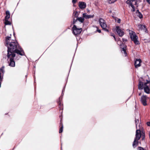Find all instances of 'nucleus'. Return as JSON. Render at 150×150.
Returning a JSON list of instances; mask_svg holds the SVG:
<instances>
[{"instance_id":"nucleus-1","label":"nucleus","mask_w":150,"mask_h":150,"mask_svg":"<svg viewBox=\"0 0 150 150\" xmlns=\"http://www.w3.org/2000/svg\"><path fill=\"white\" fill-rule=\"evenodd\" d=\"M6 45L8 48L7 57H15L16 53L21 56L25 55L23 49L20 47L17 41L11 40V37H7L5 39Z\"/></svg>"},{"instance_id":"nucleus-2","label":"nucleus","mask_w":150,"mask_h":150,"mask_svg":"<svg viewBox=\"0 0 150 150\" xmlns=\"http://www.w3.org/2000/svg\"><path fill=\"white\" fill-rule=\"evenodd\" d=\"M146 82L139 81L138 88L139 90H142L143 88L144 92L147 94L150 93V89L148 84L150 83V81L146 80Z\"/></svg>"},{"instance_id":"nucleus-3","label":"nucleus","mask_w":150,"mask_h":150,"mask_svg":"<svg viewBox=\"0 0 150 150\" xmlns=\"http://www.w3.org/2000/svg\"><path fill=\"white\" fill-rule=\"evenodd\" d=\"M127 31L129 32L130 38L134 42V43L137 45L139 44V43L138 40V37L136 35L135 33L129 29H127Z\"/></svg>"},{"instance_id":"nucleus-4","label":"nucleus","mask_w":150,"mask_h":150,"mask_svg":"<svg viewBox=\"0 0 150 150\" xmlns=\"http://www.w3.org/2000/svg\"><path fill=\"white\" fill-rule=\"evenodd\" d=\"M141 134L140 130H137L136 132L135 137L132 146L134 148L136 147L138 144V141L139 140L141 137Z\"/></svg>"},{"instance_id":"nucleus-5","label":"nucleus","mask_w":150,"mask_h":150,"mask_svg":"<svg viewBox=\"0 0 150 150\" xmlns=\"http://www.w3.org/2000/svg\"><path fill=\"white\" fill-rule=\"evenodd\" d=\"M99 22L100 25L103 29L107 32H109L106 23L104 20L102 18H100L99 20Z\"/></svg>"},{"instance_id":"nucleus-6","label":"nucleus","mask_w":150,"mask_h":150,"mask_svg":"<svg viewBox=\"0 0 150 150\" xmlns=\"http://www.w3.org/2000/svg\"><path fill=\"white\" fill-rule=\"evenodd\" d=\"M73 33L75 35L80 34L82 31L81 28H78L76 25H74L72 28Z\"/></svg>"},{"instance_id":"nucleus-7","label":"nucleus","mask_w":150,"mask_h":150,"mask_svg":"<svg viewBox=\"0 0 150 150\" xmlns=\"http://www.w3.org/2000/svg\"><path fill=\"white\" fill-rule=\"evenodd\" d=\"M148 98V97L144 95H143L141 97V101L144 106L147 105L146 100Z\"/></svg>"},{"instance_id":"nucleus-8","label":"nucleus","mask_w":150,"mask_h":150,"mask_svg":"<svg viewBox=\"0 0 150 150\" xmlns=\"http://www.w3.org/2000/svg\"><path fill=\"white\" fill-rule=\"evenodd\" d=\"M4 67L3 66L0 69V88L1 87V84L3 79V75L4 72Z\"/></svg>"},{"instance_id":"nucleus-9","label":"nucleus","mask_w":150,"mask_h":150,"mask_svg":"<svg viewBox=\"0 0 150 150\" xmlns=\"http://www.w3.org/2000/svg\"><path fill=\"white\" fill-rule=\"evenodd\" d=\"M8 58L10 59V62L9 63V65L12 67L15 66V62L14 60V58L15 57L10 56V57H7Z\"/></svg>"},{"instance_id":"nucleus-10","label":"nucleus","mask_w":150,"mask_h":150,"mask_svg":"<svg viewBox=\"0 0 150 150\" xmlns=\"http://www.w3.org/2000/svg\"><path fill=\"white\" fill-rule=\"evenodd\" d=\"M116 30L119 36L122 37L124 35V32L119 26H116Z\"/></svg>"},{"instance_id":"nucleus-11","label":"nucleus","mask_w":150,"mask_h":150,"mask_svg":"<svg viewBox=\"0 0 150 150\" xmlns=\"http://www.w3.org/2000/svg\"><path fill=\"white\" fill-rule=\"evenodd\" d=\"M142 60L140 59H137L135 61L134 65L136 68H137L141 66Z\"/></svg>"},{"instance_id":"nucleus-12","label":"nucleus","mask_w":150,"mask_h":150,"mask_svg":"<svg viewBox=\"0 0 150 150\" xmlns=\"http://www.w3.org/2000/svg\"><path fill=\"white\" fill-rule=\"evenodd\" d=\"M134 2H135V5H137V1H136L135 0H128L126 3L127 4H129L130 6H131L132 8H134V7L133 5V3Z\"/></svg>"},{"instance_id":"nucleus-13","label":"nucleus","mask_w":150,"mask_h":150,"mask_svg":"<svg viewBox=\"0 0 150 150\" xmlns=\"http://www.w3.org/2000/svg\"><path fill=\"white\" fill-rule=\"evenodd\" d=\"M77 21H78L81 23H83L84 21V19L83 16L82 17H77L76 20H75L74 18L73 24H74Z\"/></svg>"},{"instance_id":"nucleus-14","label":"nucleus","mask_w":150,"mask_h":150,"mask_svg":"<svg viewBox=\"0 0 150 150\" xmlns=\"http://www.w3.org/2000/svg\"><path fill=\"white\" fill-rule=\"evenodd\" d=\"M79 6L81 9H84L86 7V4L84 2L79 1Z\"/></svg>"},{"instance_id":"nucleus-15","label":"nucleus","mask_w":150,"mask_h":150,"mask_svg":"<svg viewBox=\"0 0 150 150\" xmlns=\"http://www.w3.org/2000/svg\"><path fill=\"white\" fill-rule=\"evenodd\" d=\"M126 46L123 43H122L120 45V47L122 49V51L123 52V53H124L125 56L127 55V54L126 50Z\"/></svg>"},{"instance_id":"nucleus-16","label":"nucleus","mask_w":150,"mask_h":150,"mask_svg":"<svg viewBox=\"0 0 150 150\" xmlns=\"http://www.w3.org/2000/svg\"><path fill=\"white\" fill-rule=\"evenodd\" d=\"M82 16L84 18L86 19H88L91 18H93L94 16V15H87L86 13H83L82 15Z\"/></svg>"},{"instance_id":"nucleus-17","label":"nucleus","mask_w":150,"mask_h":150,"mask_svg":"<svg viewBox=\"0 0 150 150\" xmlns=\"http://www.w3.org/2000/svg\"><path fill=\"white\" fill-rule=\"evenodd\" d=\"M6 15L5 17V20H8L10 17V12L8 11H6Z\"/></svg>"},{"instance_id":"nucleus-18","label":"nucleus","mask_w":150,"mask_h":150,"mask_svg":"<svg viewBox=\"0 0 150 150\" xmlns=\"http://www.w3.org/2000/svg\"><path fill=\"white\" fill-rule=\"evenodd\" d=\"M136 14L140 18H143V15L142 14L139 12V10H137L136 12Z\"/></svg>"},{"instance_id":"nucleus-19","label":"nucleus","mask_w":150,"mask_h":150,"mask_svg":"<svg viewBox=\"0 0 150 150\" xmlns=\"http://www.w3.org/2000/svg\"><path fill=\"white\" fill-rule=\"evenodd\" d=\"M138 27L139 30H144V29H145L146 30V29L145 28V26L144 25H143L141 24L138 25Z\"/></svg>"},{"instance_id":"nucleus-20","label":"nucleus","mask_w":150,"mask_h":150,"mask_svg":"<svg viewBox=\"0 0 150 150\" xmlns=\"http://www.w3.org/2000/svg\"><path fill=\"white\" fill-rule=\"evenodd\" d=\"M60 125L61 126V127L60 129V130L59 131V133H61L63 131V127L62 123V122H60Z\"/></svg>"},{"instance_id":"nucleus-21","label":"nucleus","mask_w":150,"mask_h":150,"mask_svg":"<svg viewBox=\"0 0 150 150\" xmlns=\"http://www.w3.org/2000/svg\"><path fill=\"white\" fill-rule=\"evenodd\" d=\"M58 104L60 110L63 109V105L61 104V102L60 101H59Z\"/></svg>"},{"instance_id":"nucleus-22","label":"nucleus","mask_w":150,"mask_h":150,"mask_svg":"<svg viewBox=\"0 0 150 150\" xmlns=\"http://www.w3.org/2000/svg\"><path fill=\"white\" fill-rule=\"evenodd\" d=\"M73 16L74 17H78V13L77 11L74 12L73 14Z\"/></svg>"},{"instance_id":"nucleus-23","label":"nucleus","mask_w":150,"mask_h":150,"mask_svg":"<svg viewBox=\"0 0 150 150\" xmlns=\"http://www.w3.org/2000/svg\"><path fill=\"white\" fill-rule=\"evenodd\" d=\"M4 24L5 25H10L11 24V23L8 20H5Z\"/></svg>"},{"instance_id":"nucleus-24","label":"nucleus","mask_w":150,"mask_h":150,"mask_svg":"<svg viewBox=\"0 0 150 150\" xmlns=\"http://www.w3.org/2000/svg\"><path fill=\"white\" fill-rule=\"evenodd\" d=\"M109 4H111L115 2L117 0H108Z\"/></svg>"},{"instance_id":"nucleus-25","label":"nucleus","mask_w":150,"mask_h":150,"mask_svg":"<svg viewBox=\"0 0 150 150\" xmlns=\"http://www.w3.org/2000/svg\"><path fill=\"white\" fill-rule=\"evenodd\" d=\"M139 122V120L138 119H135V123H136V128H137V125L138 124Z\"/></svg>"},{"instance_id":"nucleus-26","label":"nucleus","mask_w":150,"mask_h":150,"mask_svg":"<svg viewBox=\"0 0 150 150\" xmlns=\"http://www.w3.org/2000/svg\"><path fill=\"white\" fill-rule=\"evenodd\" d=\"M96 28L97 29V30H96L99 33H101V31L100 30L98 29V27L96 26Z\"/></svg>"},{"instance_id":"nucleus-27","label":"nucleus","mask_w":150,"mask_h":150,"mask_svg":"<svg viewBox=\"0 0 150 150\" xmlns=\"http://www.w3.org/2000/svg\"><path fill=\"white\" fill-rule=\"evenodd\" d=\"M77 0H72V2L73 4H75L77 2Z\"/></svg>"},{"instance_id":"nucleus-28","label":"nucleus","mask_w":150,"mask_h":150,"mask_svg":"<svg viewBox=\"0 0 150 150\" xmlns=\"http://www.w3.org/2000/svg\"><path fill=\"white\" fill-rule=\"evenodd\" d=\"M138 149L139 150H145L143 148L141 147H139Z\"/></svg>"},{"instance_id":"nucleus-29","label":"nucleus","mask_w":150,"mask_h":150,"mask_svg":"<svg viewBox=\"0 0 150 150\" xmlns=\"http://www.w3.org/2000/svg\"><path fill=\"white\" fill-rule=\"evenodd\" d=\"M121 20L120 19L117 18V22L118 23H120Z\"/></svg>"},{"instance_id":"nucleus-30","label":"nucleus","mask_w":150,"mask_h":150,"mask_svg":"<svg viewBox=\"0 0 150 150\" xmlns=\"http://www.w3.org/2000/svg\"><path fill=\"white\" fill-rule=\"evenodd\" d=\"M146 124L148 126L150 127V122H147Z\"/></svg>"},{"instance_id":"nucleus-31","label":"nucleus","mask_w":150,"mask_h":150,"mask_svg":"<svg viewBox=\"0 0 150 150\" xmlns=\"http://www.w3.org/2000/svg\"><path fill=\"white\" fill-rule=\"evenodd\" d=\"M111 35V36H112L114 37V38L115 40H116V38H115V35H114V34H112Z\"/></svg>"},{"instance_id":"nucleus-32","label":"nucleus","mask_w":150,"mask_h":150,"mask_svg":"<svg viewBox=\"0 0 150 150\" xmlns=\"http://www.w3.org/2000/svg\"><path fill=\"white\" fill-rule=\"evenodd\" d=\"M122 40L123 42H126V41H127V40L125 39H124V38L122 39Z\"/></svg>"},{"instance_id":"nucleus-33","label":"nucleus","mask_w":150,"mask_h":150,"mask_svg":"<svg viewBox=\"0 0 150 150\" xmlns=\"http://www.w3.org/2000/svg\"><path fill=\"white\" fill-rule=\"evenodd\" d=\"M135 11V8H132V11Z\"/></svg>"},{"instance_id":"nucleus-34","label":"nucleus","mask_w":150,"mask_h":150,"mask_svg":"<svg viewBox=\"0 0 150 150\" xmlns=\"http://www.w3.org/2000/svg\"><path fill=\"white\" fill-rule=\"evenodd\" d=\"M146 1L148 2V3L150 4V0H146Z\"/></svg>"},{"instance_id":"nucleus-35","label":"nucleus","mask_w":150,"mask_h":150,"mask_svg":"<svg viewBox=\"0 0 150 150\" xmlns=\"http://www.w3.org/2000/svg\"><path fill=\"white\" fill-rule=\"evenodd\" d=\"M149 137H150V132L149 133Z\"/></svg>"},{"instance_id":"nucleus-36","label":"nucleus","mask_w":150,"mask_h":150,"mask_svg":"<svg viewBox=\"0 0 150 150\" xmlns=\"http://www.w3.org/2000/svg\"><path fill=\"white\" fill-rule=\"evenodd\" d=\"M141 95V93H139V96H140Z\"/></svg>"},{"instance_id":"nucleus-37","label":"nucleus","mask_w":150,"mask_h":150,"mask_svg":"<svg viewBox=\"0 0 150 150\" xmlns=\"http://www.w3.org/2000/svg\"><path fill=\"white\" fill-rule=\"evenodd\" d=\"M144 139V138H142V139Z\"/></svg>"}]
</instances>
